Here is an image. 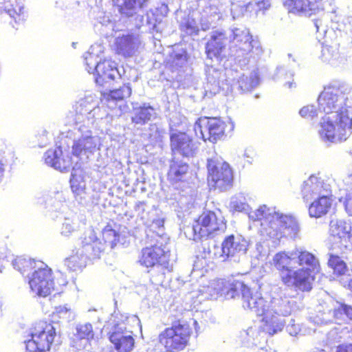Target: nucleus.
Segmentation results:
<instances>
[{"mask_svg":"<svg viewBox=\"0 0 352 352\" xmlns=\"http://www.w3.org/2000/svg\"><path fill=\"white\" fill-rule=\"evenodd\" d=\"M220 73L218 71L214 69H211L207 76L208 82L210 84H216L218 86L219 85L220 78Z\"/></svg>","mask_w":352,"mask_h":352,"instance_id":"864d4df0","label":"nucleus"},{"mask_svg":"<svg viewBox=\"0 0 352 352\" xmlns=\"http://www.w3.org/2000/svg\"><path fill=\"white\" fill-rule=\"evenodd\" d=\"M208 169L210 185L221 190H226L230 186L232 173L228 163L210 159L208 161Z\"/></svg>","mask_w":352,"mask_h":352,"instance_id":"4468645a","label":"nucleus"},{"mask_svg":"<svg viewBox=\"0 0 352 352\" xmlns=\"http://www.w3.org/2000/svg\"><path fill=\"white\" fill-rule=\"evenodd\" d=\"M343 182L345 183L346 185H349L352 183V175H350L348 176L347 178L344 179Z\"/></svg>","mask_w":352,"mask_h":352,"instance_id":"69168bd1","label":"nucleus"},{"mask_svg":"<svg viewBox=\"0 0 352 352\" xmlns=\"http://www.w3.org/2000/svg\"><path fill=\"white\" fill-rule=\"evenodd\" d=\"M254 333L255 330L252 327L241 332L240 337L241 339L244 340L243 344L245 346H249L251 343L254 344L253 342L254 339L252 338Z\"/></svg>","mask_w":352,"mask_h":352,"instance_id":"de8ad7c7","label":"nucleus"},{"mask_svg":"<svg viewBox=\"0 0 352 352\" xmlns=\"http://www.w3.org/2000/svg\"><path fill=\"white\" fill-rule=\"evenodd\" d=\"M315 26H316V28L317 30H318V22H316V23H315Z\"/></svg>","mask_w":352,"mask_h":352,"instance_id":"774afa93","label":"nucleus"},{"mask_svg":"<svg viewBox=\"0 0 352 352\" xmlns=\"http://www.w3.org/2000/svg\"><path fill=\"white\" fill-rule=\"evenodd\" d=\"M255 4L258 10H267L271 6L270 0H256Z\"/></svg>","mask_w":352,"mask_h":352,"instance_id":"6e6d98bb","label":"nucleus"},{"mask_svg":"<svg viewBox=\"0 0 352 352\" xmlns=\"http://www.w3.org/2000/svg\"><path fill=\"white\" fill-rule=\"evenodd\" d=\"M98 56L94 54V47H91L89 52L85 54L84 58L87 65V70L89 73H93L98 62Z\"/></svg>","mask_w":352,"mask_h":352,"instance_id":"c03bdc74","label":"nucleus"},{"mask_svg":"<svg viewBox=\"0 0 352 352\" xmlns=\"http://www.w3.org/2000/svg\"><path fill=\"white\" fill-rule=\"evenodd\" d=\"M78 228V219L76 217L65 218L61 228V234L65 236L71 235Z\"/></svg>","mask_w":352,"mask_h":352,"instance_id":"79ce46f5","label":"nucleus"},{"mask_svg":"<svg viewBox=\"0 0 352 352\" xmlns=\"http://www.w3.org/2000/svg\"><path fill=\"white\" fill-rule=\"evenodd\" d=\"M56 337L55 327L50 323L39 321L32 324L28 329L24 340L28 352L49 351Z\"/></svg>","mask_w":352,"mask_h":352,"instance_id":"1a4fd4ad","label":"nucleus"},{"mask_svg":"<svg viewBox=\"0 0 352 352\" xmlns=\"http://www.w3.org/2000/svg\"><path fill=\"white\" fill-rule=\"evenodd\" d=\"M115 323L109 340L118 352H131L134 347L135 340L131 333L123 330L122 324Z\"/></svg>","mask_w":352,"mask_h":352,"instance_id":"2eb2a0df","label":"nucleus"},{"mask_svg":"<svg viewBox=\"0 0 352 352\" xmlns=\"http://www.w3.org/2000/svg\"><path fill=\"white\" fill-rule=\"evenodd\" d=\"M230 207L234 211L248 213L252 221H260L261 235L274 242L283 236L295 239L300 232L298 222L294 217L280 213L275 208L263 205L256 210L250 211L246 197L242 193L236 194L231 198Z\"/></svg>","mask_w":352,"mask_h":352,"instance_id":"7ed1b4c3","label":"nucleus"},{"mask_svg":"<svg viewBox=\"0 0 352 352\" xmlns=\"http://www.w3.org/2000/svg\"><path fill=\"white\" fill-rule=\"evenodd\" d=\"M328 265L333 270V272L338 275H343L347 271V267L344 261L338 256L333 254H329Z\"/></svg>","mask_w":352,"mask_h":352,"instance_id":"a19ab883","label":"nucleus"},{"mask_svg":"<svg viewBox=\"0 0 352 352\" xmlns=\"http://www.w3.org/2000/svg\"><path fill=\"white\" fill-rule=\"evenodd\" d=\"M192 333V328L188 322L178 320L166 328L159 335V342L168 352H177L187 345Z\"/></svg>","mask_w":352,"mask_h":352,"instance_id":"9d476101","label":"nucleus"},{"mask_svg":"<svg viewBox=\"0 0 352 352\" xmlns=\"http://www.w3.org/2000/svg\"><path fill=\"white\" fill-rule=\"evenodd\" d=\"M228 42L226 33L222 30L212 32L210 40L206 46V52L208 58L212 59L213 57L221 56Z\"/></svg>","mask_w":352,"mask_h":352,"instance_id":"5701e85b","label":"nucleus"},{"mask_svg":"<svg viewBox=\"0 0 352 352\" xmlns=\"http://www.w3.org/2000/svg\"><path fill=\"white\" fill-rule=\"evenodd\" d=\"M98 20L102 25L109 26L112 30H113V21L110 13L102 12L101 14L98 16Z\"/></svg>","mask_w":352,"mask_h":352,"instance_id":"09e8293b","label":"nucleus"},{"mask_svg":"<svg viewBox=\"0 0 352 352\" xmlns=\"http://www.w3.org/2000/svg\"><path fill=\"white\" fill-rule=\"evenodd\" d=\"M131 88L129 85H124L119 89L111 90L107 96L109 102L111 101H119L130 96Z\"/></svg>","mask_w":352,"mask_h":352,"instance_id":"58836bf2","label":"nucleus"},{"mask_svg":"<svg viewBox=\"0 0 352 352\" xmlns=\"http://www.w3.org/2000/svg\"><path fill=\"white\" fill-rule=\"evenodd\" d=\"M173 64L177 67H182L187 60L186 52L183 49L174 51L172 54Z\"/></svg>","mask_w":352,"mask_h":352,"instance_id":"a18cd8bd","label":"nucleus"},{"mask_svg":"<svg viewBox=\"0 0 352 352\" xmlns=\"http://www.w3.org/2000/svg\"><path fill=\"white\" fill-rule=\"evenodd\" d=\"M165 134V131L157 124H151L149 127V139L153 144L162 142Z\"/></svg>","mask_w":352,"mask_h":352,"instance_id":"37998d69","label":"nucleus"},{"mask_svg":"<svg viewBox=\"0 0 352 352\" xmlns=\"http://www.w3.org/2000/svg\"><path fill=\"white\" fill-rule=\"evenodd\" d=\"M298 251L297 267L300 266L311 276V272H318L320 270V264L318 259L311 253L300 249H296Z\"/></svg>","mask_w":352,"mask_h":352,"instance_id":"cd10ccee","label":"nucleus"},{"mask_svg":"<svg viewBox=\"0 0 352 352\" xmlns=\"http://www.w3.org/2000/svg\"><path fill=\"white\" fill-rule=\"evenodd\" d=\"M254 153L250 148H247L245 150L243 157L247 161V162L251 164L253 158H254Z\"/></svg>","mask_w":352,"mask_h":352,"instance_id":"4d7b16f0","label":"nucleus"},{"mask_svg":"<svg viewBox=\"0 0 352 352\" xmlns=\"http://www.w3.org/2000/svg\"><path fill=\"white\" fill-rule=\"evenodd\" d=\"M233 129L232 122L226 123L217 118H201L194 126L195 134L198 138H202L204 141L208 140L212 142L220 140L227 129L231 131Z\"/></svg>","mask_w":352,"mask_h":352,"instance_id":"9b49d317","label":"nucleus"},{"mask_svg":"<svg viewBox=\"0 0 352 352\" xmlns=\"http://www.w3.org/2000/svg\"><path fill=\"white\" fill-rule=\"evenodd\" d=\"M188 171V165L181 160L173 159L170 164L168 178L173 182H177L184 179Z\"/></svg>","mask_w":352,"mask_h":352,"instance_id":"7c9ffc66","label":"nucleus"},{"mask_svg":"<svg viewBox=\"0 0 352 352\" xmlns=\"http://www.w3.org/2000/svg\"><path fill=\"white\" fill-rule=\"evenodd\" d=\"M12 265L28 278L31 292L35 296L45 298L54 290L52 270L43 261L17 257L12 261Z\"/></svg>","mask_w":352,"mask_h":352,"instance_id":"39448f33","label":"nucleus"},{"mask_svg":"<svg viewBox=\"0 0 352 352\" xmlns=\"http://www.w3.org/2000/svg\"><path fill=\"white\" fill-rule=\"evenodd\" d=\"M230 55L239 62L250 58H254L262 52V49L258 41L252 38L248 28L243 26L234 27L230 30Z\"/></svg>","mask_w":352,"mask_h":352,"instance_id":"0eeeda50","label":"nucleus"},{"mask_svg":"<svg viewBox=\"0 0 352 352\" xmlns=\"http://www.w3.org/2000/svg\"><path fill=\"white\" fill-rule=\"evenodd\" d=\"M170 142L173 151L184 157H193L197 153V146L196 144L185 133L172 134L170 135Z\"/></svg>","mask_w":352,"mask_h":352,"instance_id":"f3484780","label":"nucleus"},{"mask_svg":"<svg viewBox=\"0 0 352 352\" xmlns=\"http://www.w3.org/2000/svg\"><path fill=\"white\" fill-rule=\"evenodd\" d=\"M329 192L316 197L309 207V214L311 217L319 218L326 214L332 206Z\"/></svg>","mask_w":352,"mask_h":352,"instance_id":"bb28decb","label":"nucleus"},{"mask_svg":"<svg viewBox=\"0 0 352 352\" xmlns=\"http://www.w3.org/2000/svg\"><path fill=\"white\" fill-rule=\"evenodd\" d=\"M102 239L104 240V249L105 248L106 245H109L111 248H113L117 243L120 241V234L119 232L110 224L106 226L102 232ZM96 239H98L96 237ZM98 241L100 242L98 239ZM102 243V242L100 241Z\"/></svg>","mask_w":352,"mask_h":352,"instance_id":"c9c22d12","label":"nucleus"},{"mask_svg":"<svg viewBox=\"0 0 352 352\" xmlns=\"http://www.w3.org/2000/svg\"><path fill=\"white\" fill-rule=\"evenodd\" d=\"M349 288L352 291V279L349 283Z\"/></svg>","mask_w":352,"mask_h":352,"instance_id":"338daca9","label":"nucleus"},{"mask_svg":"<svg viewBox=\"0 0 352 352\" xmlns=\"http://www.w3.org/2000/svg\"><path fill=\"white\" fill-rule=\"evenodd\" d=\"M95 96H87L80 99L76 104V126L74 140L72 145V153L77 157L88 158L96 151L100 149V138L94 135L91 126L96 119L102 118L101 110L98 106Z\"/></svg>","mask_w":352,"mask_h":352,"instance_id":"20e7f679","label":"nucleus"},{"mask_svg":"<svg viewBox=\"0 0 352 352\" xmlns=\"http://www.w3.org/2000/svg\"><path fill=\"white\" fill-rule=\"evenodd\" d=\"M3 172H4L3 164L0 161V183L1 182L3 177Z\"/></svg>","mask_w":352,"mask_h":352,"instance_id":"0e129e2a","label":"nucleus"},{"mask_svg":"<svg viewBox=\"0 0 352 352\" xmlns=\"http://www.w3.org/2000/svg\"><path fill=\"white\" fill-rule=\"evenodd\" d=\"M226 229L222 217H218L213 212H204L193 225L192 230L196 239H201L223 232Z\"/></svg>","mask_w":352,"mask_h":352,"instance_id":"ddd939ff","label":"nucleus"},{"mask_svg":"<svg viewBox=\"0 0 352 352\" xmlns=\"http://www.w3.org/2000/svg\"><path fill=\"white\" fill-rule=\"evenodd\" d=\"M299 113L302 118L312 119L317 116V111L313 105H307L303 107Z\"/></svg>","mask_w":352,"mask_h":352,"instance_id":"8fccbe9b","label":"nucleus"},{"mask_svg":"<svg viewBox=\"0 0 352 352\" xmlns=\"http://www.w3.org/2000/svg\"><path fill=\"white\" fill-rule=\"evenodd\" d=\"M147 16V23L152 25V29L155 30L157 28L156 20L154 19V14L152 12H148Z\"/></svg>","mask_w":352,"mask_h":352,"instance_id":"13d9d810","label":"nucleus"},{"mask_svg":"<svg viewBox=\"0 0 352 352\" xmlns=\"http://www.w3.org/2000/svg\"><path fill=\"white\" fill-rule=\"evenodd\" d=\"M200 292H202L203 295L205 294V298H217L215 290H214L213 280H211L208 285L203 286Z\"/></svg>","mask_w":352,"mask_h":352,"instance_id":"603ef678","label":"nucleus"},{"mask_svg":"<svg viewBox=\"0 0 352 352\" xmlns=\"http://www.w3.org/2000/svg\"><path fill=\"white\" fill-rule=\"evenodd\" d=\"M164 223V218H158L152 220V226L153 228H163Z\"/></svg>","mask_w":352,"mask_h":352,"instance_id":"bf43d9fd","label":"nucleus"},{"mask_svg":"<svg viewBox=\"0 0 352 352\" xmlns=\"http://www.w3.org/2000/svg\"><path fill=\"white\" fill-rule=\"evenodd\" d=\"M248 241L241 235L231 234L228 236L222 242V261L237 254H243L247 250Z\"/></svg>","mask_w":352,"mask_h":352,"instance_id":"dca6fc26","label":"nucleus"},{"mask_svg":"<svg viewBox=\"0 0 352 352\" xmlns=\"http://www.w3.org/2000/svg\"><path fill=\"white\" fill-rule=\"evenodd\" d=\"M352 89L330 85L320 94L319 111L326 113L320 123L318 133L324 142L338 143L352 133Z\"/></svg>","mask_w":352,"mask_h":352,"instance_id":"f03ea898","label":"nucleus"},{"mask_svg":"<svg viewBox=\"0 0 352 352\" xmlns=\"http://www.w3.org/2000/svg\"><path fill=\"white\" fill-rule=\"evenodd\" d=\"M117 320L122 324L123 330L129 331V333H132L133 329L135 328L141 329L140 320L138 317L135 315L128 316L118 312H114L111 318L113 326H114L115 323H118Z\"/></svg>","mask_w":352,"mask_h":352,"instance_id":"c756f323","label":"nucleus"},{"mask_svg":"<svg viewBox=\"0 0 352 352\" xmlns=\"http://www.w3.org/2000/svg\"><path fill=\"white\" fill-rule=\"evenodd\" d=\"M214 290L218 296L234 298L240 292L243 307L262 317L265 330L273 335L281 331L285 326L284 317L292 313L291 301L286 297L273 296L270 301L258 291H254L243 282L236 280H213Z\"/></svg>","mask_w":352,"mask_h":352,"instance_id":"f257e3e1","label":"nucleus"},{"mask_svg":"<svg viewBox=\"0 0 352 352\" xmlns=\"http://www.w3.org/2000/svg\"><path fill=\"white\" fill-rule=\"evenodd\" d=\"M94 337L92 324L89 322L79 323L76 326L73 346L77 350L85 349Z\"/></svg>","mask_w":352,"mask_h":352,"instance_id":"393cba45","label":"nucleus"},{"mask_svg":"<svg viewBox=\"0 0 352 352\" xmlns=\"http://www.w3.org/2000/svg\"><path fill=\"white\" fill-rule=\"evenodd\" d=\"M75 316V311L67 305L56 307L53 312L54 319L58 318L66 322L73 320Z\"/></svg>","mask_w":352,"mask_h":352,"instance_id":"ea45409f","label":"nucleus"},{"mask_svg":"<svg viewBox=\"0 0 352 352\" xmlns=\"http://www.w3.org/2000/svg\"><path fill=\"white\" fill-rule=\"evenodd\" d=\"M328 192L327 186H324L323 181L315 175L305 180L302 188L303 199L307 201Z\"/></svg>","mask_w":352,"mask_h":352,"instance_id":"412c9836","label":"nucleus"},{"mask_svg":"<svg viewBox=\"0 0 352 352\" xmlns=\"http://www.w3.org/2000/svg\"><path fill=\"white\" fill-rule=\"evenodd\" d=\"M186 31L188 34H197L199 31V25L192 17H188L187 21L185 23Z\"/></svg>","mask_w":352,"mask_h":352,"instance_id":"49530a36","label":"nucleus"},{"mask_svg":"<svg viewBox=\"0 0 352 352\" xmlns=\"http://www.w3.org/2000/svg\"><path fill=\"white\" fill-rule=\"evenodd\" d=\"M298 251H281L272 258V265L280 273L281 278L288 286H294L301 291L311 289L313 277L303 269L297 268Z\"/></svg>","mask_w":352,"mask_h":352,"instance_id":"423d86ee","label":"nucleus"},{"mask_svg":"<svg viewBox=\"0 0 352 352\" xmlns=\"http://www.w3.org/2000/svg\"><path fill=\"white\" fill-rule=\"evenodd\" d=\"M155 109L150 105L144 104L143 106L134 109L132 122L135 124L142 126L155 117Z\"/></svg>","mask_w":352,"mask_h":352,"instance_id":"72a5a7b5","label":"nucleus"},{"mask_svg":"<svg viewBox=\"0 0 352 352\" xmlns=\"http://www.w3.org/2000/svg\"><path fill=\"white\" fill-rule=\"evenodd\" d=\"M343 202L346 212L352 216V191L346 194L344 197L340 199Z\"/></svg>","mask_w":352,"mask_h":352,"instance_id":"3c124183","label":"nucleus"},{"mask_svg":"<svg viewBox=\"0 0 352 352\" xmlns=\"http://www.w3.org/2000/svg\"><path fill=\"white\" fill-rule=\"evenodd\" d=\"M284 6L289 12L310 16L321 9L318 0H283Z\"/></svg>","mask_w":352,"mask_h":352,"instance_id":"a211bd4d","label":"nucleus"},{"mask_svg":"<svg viewBox=\"0 0 352 352\" xmlns=\"http://www.w3.org/2000/svg\"><path fill=\"white\" fill-rule=\"evenodd\" d=\"M330 312H332L336 321L342 320L344 316L352 320V307L344 303L336 302L333 311Z\"/></svg>","mask_w":352,"mask_h":352,"instance_id":"4c0bfd02","label":"nucleus"},{"mask_svg":"<svg viewBox=\"0 0 352 352\" xmlns=\"http://www.w3.org/2000/svg\"><path fill=\"white\" fill-rule=\"evenodd\" d=\"M121 14L132 16L144 8L148 0H112Z\"/></svg>","mask_w":352,"mask_h":352,"instance_id":"c85d7f7f","label":"nucleus"},{"mask_svg":"<svg viewBox=\"0 0 352 352\" xmlns=\"http://www.w3.org/2000/svg\"><path fill=\"white\" fill-rule=\"evenodd\" d=\"M200 28L202 30L206 31L210 28V24L208 22H204V19H201Z\"/></svg>","mask_w":352,"mask_h":352,"instance_id":"e2e57ef3","label":"nucleus"},{"mask_svg":"<svg viewBox=\"0 0 352 352\" xmlns=\"http://www.w3.org/2000/svg\"><path fill=\"white\" fill-rule=\"evenodd\" d=\"M94 72L96 73V82L102 86L114 80L119 74L117 64L111 60H104L97 63Z\"/></svg>","mask_w":352,"mask_h":352,"instance_id":"4be33fe9","label":"nucleus"},{"mask_svg":"<svg viewBox=\"0 0 352 352\" xmlns=\"http://www.w3.org/2000/svg\"><path fill=\"white\" fill-rule=\"evenodd\" d=\"M102 251L104 244L98 241L93 230H89L85 234L80 247L65 260V265L72 271L80 270L86 265L88 258L99 257Z\"/></svg>","mask_w":352,"mask_h":352,"instance_id":"6e6552de","label":"nucleus"},{"mask_svg":"<svg viewBox=\"0 0 352 352\" xmlns=\"http://www.w3.org/2000/svg\"><path fill=\"white\" fill-rule=\"evenodd\" d=\"M168 239L160 236L156 243L142 250L139 262L146 267L166 266L169 258V248L167 246Z\"/></svg>","mask_w":352,"mask_h":352,"instance_id":"f8f14e48","label":"nucleus"},{"mask_svg":"<svg viewBox=\"0 0 352 352\" xmlns=\"http://www.w3.org/2000/svg\"><path fill=\"white\" fill-rule=\"evenodd\" d=\"M352 231V226L349 222L343 219H333L329 223V233L335 239L339 240L341 246L346 248L347 239Z\"/></svg>","mask_w":352,"mask_h":352,"instance_id":"b1692460","label":"nucleus"},{"mask_svg":"<svg viewBox=\"0 0 352 352\" xmlns=\"http://www.w3.org/2000/svg\"><path fill=\"white\" fill-rule=\"evenodd\" d=\"M116 51L125 57L134 56L139 50L141 40L139 35L127 34L118 36L116 41Z\"/></svg>","mask_w":352,"mask_h":352,"instance_id":"aec40b11","label":"nucleus"},{"mask_svg":"<svg viewBox=\"0 0 352 352\" xmlns=\"http://www.w3.org/2000/svg\"><path fill=\"white\" fill-rule=\"evenodd\" d=\"M293 76L294 72L292 70L285 67H278L274 76V79L282 83L285 87L292 89L295 87Z\"/></svg>","mask_w":352,"mask_h":352,"instance_id":"f704fd0d","label":"nucleus"},{"mask_svg":"<svg viewBox=\"0 0 352 352\" xmlns=\"http://www.w3.org/2000/svg\"><path fill=\"white\" fill-rule=\"evenodd\" d=\"M336 352H352V344L340 345L338 346Z\"/></svg>","mask_w":352,"mask_h":352,"instance_id":"680f3d73","label":"nucleus"},{"mask_svg":"<svg viewBox=\"0 0 352 352\" xmlns=\"http://www.w3.org/2000/svg\"><path fill=\"white\" fill-rule=\"evenodd\" d=\"M71 188L75 195L76 199L80 204H84L87 199L85 192V182L80 175L72 174L70 179Z\"/></svg>","mask_w":352,"mask_h":352,"instance_id":"473e14b6","label":"nucleus"},{"mask_svg":"<svg viewBox=\"0 0 352 352\" xmlns=\"http://www.w3.org/2000/svg\"><path fill=\"white\" fill-rule=\"evenodd\" d=\"M338 331H340V334H345V333H349V329L348 327H343V328H337L336 327L333 330H332L331 332H330V336H333L334 334L336 333H338Z\"/></svg>","mask_w":352,"mask_h":352,"instance_id":"052dcab7","label":"nucleus"},{"mask_svg":"<svg viewBox=\"0 0 352 352\" xmlns=\"http://www.w3.org/2000/svg\"><path fill=\"white\" fill-rule=\"evenodd\" d=\"M45 163L60 171H67L73 165L72 157L67 154H63L60 148L49 149L44 154Z\"/></svg>","mask_w":352,"mask_h":352,"instance_id":"6ab92c4d","label":"nucleus"},{"mask_svg":"<svg viewBox=\"0 0 352 352\" xmlns=\"http://www.w3.org/2000/svg\"><path fill=\"white\" fill-rule=\"evenodd\" d=\"M287 331L292 336H296L301 332L300 328L294 324V320H291L290 323L287 326Z\"/></svg>","mask_w":352,"mask_h":352,"instance_id":"5fc2aeb1","label":"nucleus"},{"mask_svg":"<svg viewBox=\"0 0 352 352\" xmlns=\"http://www.w3.org/2000/svg\"><path fill=\"white\" fill-rule=\"evenodd\" d=\"M340 56L337 48L331 46H324L321 51V58L332 65H337Z\"/></svg>","mask_w":352,"mask_h":352,"instance_id":"e433bc0d","label":"nucleus"},{"mask_svg":"<svg viewBox=\"0 0 352 352\" xmlns=\"http://www.w3.org/2000/svg\"><path fill=\"white\" fill-rule=\"evenodd\" d=\"M6 14L16 23L25 19L24 6L20 0H3L0 1V14Z\"/></svg>","mask_w":352,"mask_h":352,"instance_id":"a878e982","label":"nucleus"},{"mask_svg":"<svg viewBox=\"0 0 352 352\" xmlns=\"http://www.w3.org/2000/svg\"><path fill=\"white\" fill-rule=\"evenodd\" d=\"M259 84V78L256 72L251 73L250 76L241 75L235 80L233 79L232 86L234 89H236L241 91H248L256 87Z\"/></svg>","mask_w":352,"mask_h":352,"instance_id":"2f4dec72","label":"nucleus"}]
</instances>
